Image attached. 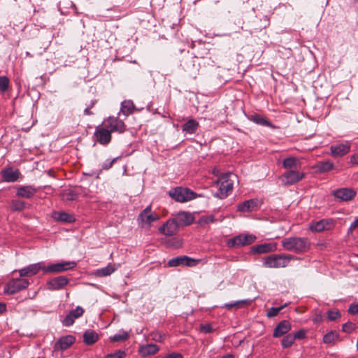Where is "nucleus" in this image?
<instances>
[{"label": "nucleus", "instance_id": "nucleus-28", "mask_svg": "<svg viewBox=\"0 0 358 358\" xmlns=\"http://www.w3.org/2000/svg\"><path fill=\"white\" fill-rule=\"evenodd\" d=\"M252 302V299H243V300H238L232 303H225L222 306H221L223 308H226L227 310H231L232 308H234L235 310H238L240 308H242L245 306H250Z\"/></svg>", "mask_w": 358, "mask_h": 358}, {"label": "nucleus", "instance_id": "nucleus-56", "mask_svg": "<svg viewBox=\"0 0 358 358\" xmlns=\"http://www.w3.org/2000/svg\"><path fill=\"white\" fill-rule=\"evenodd\" d=\"M6 310V305L3 303H0V313H3Z\"/></svg>", "mask_w": 358, "mask_h": 358}, {"label": "nucleus", "instance_id": "nucleus-41", "mask_svg": "<svg viewBox=\"0 0 358 358\" xmlns=\"http://www.w3.org/2000/svg\"><path fill=\"white\" fill-rule=\"evenodd\" d=\"M166 245L170 248H178L182 245V241L178 238H171L166 241Z\"/></svg>", "mask_w": 358, "mask_h": 358}, {"label": "nucleus", "instance_id": "nucleus-34", "mask_svg": "<svg viewBox=\"0 0 358 358\" xmlns=\"http://www.w3.org/2000/svg\"><path fill=\"white\" fill-rule=\"evenodd\" d=\"M79 194H80L79 192H78L73 189H69L64 190L62 193L61 196H62V199L63 201H72L76 200L78 198Z\"/></svg>", "mask_w": 358, "mask_h": 358}, {"label": "nucleus", "instance_id": "nucleus-50", "mask_svg": "<svg viewBox=\"0 0 358 358\" xmlns=\"http://www.w3.org/2000/svg\"><path fill=\"white\" fill-rule=\"evenodd\" d=\"M200 329L205 334L211 333L213 331L212 326L209 324H204L200 326Z\"/></svg>", "mask_w": 358, "mask_h": 358}, {"label": "nucleus", "instance_id": "nucleus-57", "mask_svg": "<svg viewBox=\"0 0 358 358\" xmlns=\"http://www.w3.org/2000/svg\"><path fill=\"white\" fill-rule=\"evenodd\" d=\"M214 220H215V219H214L213 216H210V217H208L206 218V222H208V223H210V222H213Z\"/></svg>", "mask_w": 358, "mask_h": 358}, {"label": "nucleus", "instance_id": "nucleus-6", "mask_svg": "<svg viewBox=\"0 0 358 358\" xmlns=\"http://www.w3.org/2000/svg\"><path fill=\"white\" fill-rule=\"evenodd\" d=\"M159 216L152 213L151 206H147L138 216V222L141 227H150L152 222L157 221Z\"/></svg>", "mask_w": 358, "mask_h": 358}, {"label": "nucleus", "instance_id": "nucleus-29", "mask_svg": "<svg viewBox=\"0 0 358 358\" xmlns=\"http://www.w3.org/2000/svg\"><path fill=\"white\" fill-rule=\"evenodd\" d=\"M83 338L85 344L92 345L99 340V335L94 330L88 329L84 332Z\"/></svg>", "mask_w": 358, "mask_h": 358}, {"label": "nucleus", "instance_id": "nucleus-51", "mask_svg": "<svg viewBox=\"0 0 358 358\" xmlns=\"http://www.w3.org/2000/svg\"><path fill=\"white\" fill-rule=\"evenodd\" d=\"M348 313L351 315H356L358 313V303H352L348 309Z\"/></svg>", "mask_w": 358, "mask_h": 358}, {"label": "nucleus", "instance_id": "nucleus-17", "mask_svg": "<svg viewBox=\"0 0 358 358\" xmlns=\"http://www.w3.org/2000/svg\"><path fill=\"white\" fill-rule=\"evenodd\" d=\"M84 313L82 307L78 306L76 308L71 310L62 321V324L66 327H69L74 323L76 319L81 317Z\"/></svg>", "mask_w": 358, "mask_h": 358}, {"label": "nucleus", "instance_id": "nucleus-58", "mask_svg": "<svg viewBox=\"0 0 358 358\" xmlns=\"http://www.w3.org/2000/svg\"><path fill=\"white\" fill-rule=\"evenodd\" d=\"M84 114L87 115H90L92 114V112L90 111V108H87L84 110Z\"/></svg>", "mask_w": 358, "mask_h": 358}, {"label": "nucleus", "instance_id": "nucleus-20", "mask_svg": "<svg viewBox=\"0 0 358 358\" xmlns=\"http://www.w3.org/2000/svg\"><path fill=\"white\" fill-rule=\"evenodd\" d=\"M76 339L74 336L68 335L61 337L54 345L55 350H65L74 343Z\"/></svg>", "mask_w": 358, "mask_h": 358}, {"label": "nucleus", "instance_id": "nucleus-52", "mask_svg": "<svg viewBox=\"0 0 358 358\" xmlns=\"http://www.w3.org/2000/svg\"><path fill=\"white\" fill-rule=\"evenodd\" d=\"M293 336H294V339H303L306 337V331L303 329H301L298 331H296L294 334H293Z\"/></svg>", "mask_w": 358, "mask_h": 358}, {"label": "nucleus", "instance_id": "nucleus-23", "mask_svg": "<svg viewBox=\"0 0 358 358\" xmlns=\"http://www.w3.org/2000/svg\"><path fill=\"white\" fill-rule=\"evenodd\" d=\"M67 283L68 280L64 276H58L48 281L47 288L54 290L62 289L67 285Z\"/></svg>", "mask_w": 358, "mask_h": 358}, {"label": "nucleus", "instance_id": "nucleus-35", "mask_svg": "<svg viewBox=\"0 0 358 358\" xmlns=\"http://www.w3.org/2000/svg\"><path fill=\"white\" fill-rule=\"evenodd\" d=\"M134 110V105L132 101L125 100L121 103L120 111L126 116L131 114Z\"/></svg>", "mask_w": 358, "mask_h": 358}, {"label": "nucleus", "instance_id": "nucleus-48", "mask_svg": "<svg viewBox=\"0 0 358 358\" xmlns=\"http://www.w3.org/2000/svg\"><path fill=\"white\" fill-rule=\"evenodd\" d=\"M117 158H113L112 159H107L101 165L102 169L108 170L112 167L113 164L116 162Z\"/></svg>", "mask_w": 358, "mask_h": 358}, {"label": "nucleus", "instance_id": "nucleus-32", "mask_svg": "<svg viewBox=\"0 0 358 358\" xmlns=\"http://www.w3.org/2000/svg\"><path fill=\"white\" fill-rule=\"evenodd\" d=\"M53 217L57 221L67 223H71L75 221L74 217L66 212H55L54 213Z\"/></svg>", "mask_w": 358, "mask_h": 358}, {"label": "nucleus", "instance_id": "nucleus-19", "mask_svg": "<svg viewBox=\"0 0 358 358\" xmlns=\"http://www.w3.org/2000/svg\"><path fill=\"white\" fill-rule=\"evenodd\" d=\"M179 225L175 219L168 220L163 226L159 228V231L166 236H173L178 231Z\"/></svg>", "mask_w": 358, "mask_h": 358}, {"label": "nucleus", "instance_id": "nucleus-62", "mask_svg": "<svg viewBox=\"0 0 358 358\" xmlns=\"http://www.w3.org/2000/svg\"><path fill=\"white\" fill-rule=\"evenodd\" d=\"M38 358H44V357H38Z\"/></svg>", "mask_w": 358, "mask_h": 358}, {"label": "nucleus", "instance_id": "nucleus-38", "mask_svg": "<svg viewBox=\"0 0 358 358\" xmlns=\"http://www.w3.org/2000/svg\"><path fill=\"white\" fill-rule=\"evenodd\" d=\"M250 120L257 124L271 127V122L266 118L258 114L251 115Z\"/></svg>", "mask_w": 358, "mask_h": 358}, {"label": "nucleus", "instance_id": "nucleus-60", "mask_svg": "<svg viewBox=\"0 0 358 358\" xmlns=\"http://www.w3.org/2000/svg\"><path fill=\"white\" fill-rule=\"evenodd\" d=\"M26 55L28 57H32L31 55L29 52H26Z\"/></svg>", "mask_w": 358, "mask_h": 358}, {"label": "nucleus", "instance_id": "nucleus-21", "mask_svg": "<svg viewBox=\"0 0 358 358\" xmlns=\"http://www.w3.org/2000/svg\"><path fill=\"white\" fill-rule=\"evenodd\" d=\"M276 243H265L260 245H254L251 248L252 253L264 254L276 250Z\"/></svg>", "mask_w": 358, "mask_h": 358}, {"label": "nucleus", "instance_id": "nucleus-61", "mask_svg": "<svg viewBox=\"0 0 358 358\" xmlns=\"http://www.w3.org/2000/svg\"><path fill=\"white\" fill-rule=\"evenodd\" d=\"M6 293H7V294H13V292H7Z\"/></svg>", "mask_w": 358, "mask_h": 358}, {"label": "nucleus", "instance_id": "nucleus-31", "mask_svg": "<svg viewBox=\"0 0 358 358\" xmlns=\"http://www.w3.org/2000/svg\"><path fill=\"white\" fill-rule=\"evenodd\" d=\"M300 165V162L295 157L285 158L282 162V166L287 170H294Z\"/></svg>", "mask_w": 358, "mask_h": 358}, {"label": "nucleus", "instance_id": "nucleus-46", "mask_svg": "<svg viewBox=\"0 0 358 358\" xmlns=\"http://www.w3.org/2000/svg\"><path fill=\"white\" fill-rule=\"evenodd\" d=\"M126 356L124 351L119 350L114 353L108 355L105 358H124Z\"/></svg>", "mask_w": 358, "mask_h": 358}, {"label": "nucleus", "instance_id": "nucleus-1", "mask_svg": "<svg viewBox=\"0 0 358 358\" xmlns=\"http://www.w3.org/2000/svg\"><path fill=\"white\" fill-rule=\"evenodd\" d=\"M281 244L285 250L296 254L307 252L310 246V243L307 238L297 236L285 238L282 240Z\"/></svg>", "mask_w": 358, "mask_h": 358}, {"label": "nucleus", "instance_id": "nucleus-55", "mask_svg": "<svg viewBox=\"0 0 358 358\" xmlns=\"http://www.w3.org/2000/svg\"><path fill=\"white\" fill-rule=\"evenodd\" d=\"M351 162L358 164V157L355 155L351 157Z\"/></svg>", "mask_w": 358, "mask_h": 358}, {"label": "nucleus", "instance_id": "nucleus-15", "mask_svg": "<svg viewBox=\"0 0 358 358\" xmlns=\"http://www.w3.org/2000/svg\"><path fill=\"white\" fill-rule=\"evenodd\" d=\"M195 259L187 256H179L175 258H172L168 262V265L170 267H176L180 265L192 266L195 265Z\"/></svg>", "mask_w": 358, "mask_h": 358}, {"label": "nucleus", "instance_id": "nucleus-33", "mask_svg": "<svg viewBox=\"0 0 358 358\" xmlns=\"http://www.w3.org/2000/svg\"><path fill=\"white\" fill-rule=\"evenodd\" d=\"M199 127V123L195 120L191 119L182 126V131L187 134H194Z\"/></svg>", "mask_w": 358, "mask_h": 358}, {"label": "nucleus", "instance_id": "nucleus-13", "mask_svg": "<svg viewBox=\"0 0 358 358\" xmlns=\"http://www.w3.org/2000/svg\"><path fill=\"white\" fill-rule=\"evenodd\" d=\"M356 191L352 188H340L333 192L334 196L340 201H352L356 196Z\"/></svg>", "mask_w": 358, "mask_h": 358}, {"label": "nucleus", "instance_id": "nucleus-26", "mask_svg": "<svg viewBox=\"0 0 358 358\" xmlns=\"http://www.w3.org/2000/svg\"><path fill=\"white\" fill-rule=\"evenodd\" d=\"M291 329V324L287 320L281 321L274 329L273 337L278 338L287 334Z\"/></svg>", "mask_w": 358, "mask_h": 358}, {"label": "nucleus", "instance_id": "nucleus-9", "mask_svg": "<svg viewBox=\"0 0 358 358\" xmlns=\"http://www.w3.org/2000/svg\"><path fill=\"white\" fill-rule=\"evenodd\" d=\"M335 224L336 222L334 219H322L319 221L311 222L309 224V229L313 232H322L331 230Z\"/></svg>", "mask_w": 358, "mask_h": 358}, {"label": "nucleus", "instance_id": "nucleus-30", "mask_svg": "<svg viewBox=\"0 0 358 358\" xmlns=\"http://www.w3.org/2000/svg\"><path fill=\"white\" fill-rule=\"evenodd\" d=\"M159 347L155 344H148L141 347L139 352L143 357L155 355L159 351Z\"/></svg>", "mask_w": 358, "mask_h": 358}, {"label": "nucleus", "instance_id": "nucleus-47", "mask_svg": "<svg viewBox=\"0 0 358 358\" xmlns=\"http://www.w3.org/2000/svg\"><path fill=\"white\" fill-rule=\"evenodd\" d=\"M327 317L329 320L334 321L341 317V313L338 310H329Z\"/></svg>", "mask_w": 358, "mask_h": 358}, {"label": "nucleus", "instance_id": "nucleus-11", "mask_svg": "<svg viewBox=\"0 0 358 358\" xmlns=\"http://www.w3.org/2000/svg\"><path fill=\"white\" fill-rule=\"evenodd\" d=\"M30 284L29 280L20 277L9 280L4 288V291H20L28 288Z\"/></svg>", "mask_w": 358, "mask_h": 358}, {"label": "nucleus", "instance_id": "nucleus-49", "mask_svg": "<svg viewBox=\"0 0 358 358\" xmlns=\"http://www.w3.org/2000/svg\"><path fill=\"white\" fill-rule=\"evenodd\" d=\"M358 227V217H357L350 225L347 234L348 236H350L352 231Z\"/></svg>", "mask_w": 358, "mask_h": 358}, {"label": "nucleus", "instance_id": "nucleus-36", "mask_svg": "<svg viewBox=\"0 0 358 358\" xmlns=\"http://www.w3.org/2000/svg\"><path fill=\"white\" fill-rule=\"evenodd\" d=\"M339 339V334L336 331H331L323 336V342L327 344H334Z\"/></svg>", "mask_w": 358, "mask_h": 358}, {"label": "nucleus", "instance_id": "nucleus-2", "mask_svg": "<svg viewBox=\"0 0 358 358\" xmlns=\"http://www.w3.org/2000/svg\"><path fill=\"white\" fill-rule=\"evenodd\" d=\"M292 256L290 255H272L263 259V266L270 268H278L287 266Z\"/></svg>", "mask_w": 358, "mask_h": 358}, {"label": "nucleus", "instance_id": "nucleus-4", "mask_svg": "<svg viewBox=\"0 0 358 358\" xmlns=\"http://www.w3.org/2000/svg\"><path fill=\"white\" fill-rule=\"evenodd\" d=\"M169 196L178 202H187L196 198L197 194L191 189L178 187L169 192Z\"/></svg>", "mask_w": 358, "mask_h": 358}, {"label": "nucleus", "instance_id": "nucleus-37", "mask_svg": "<svg viewBox=\"0 0 358 358\" xmlns=\"http://www.w3.org/2000/svg\"><path fill=\"white\" fill-rule=\"evenodd\" d=\"M317 168L320 173L328 172L334 169V163L330 160L319 162Z\"/></svg>", "mask_w": 358, "mask_h": 358}, {"label": "nucleus", "instance_id": "nucleus-43", "mask_svg": "<svg viewBox=\"0 0 358 358\" xmlns=\"http://www.w3.org/2000/svg\"><path fill=\"white\" fill-rule=\"evenodd\" d=\"M286 306V304H285L284 306H280V307H273V308H271L268 312H267V317H275L279 313L280 311Z\"/></svg>", "mask_w": 358, "mask_h": 358}, {"label": "nucleus", "instance_id": "nucleus-44", "mask_svg": "<svg viewBox=\"0 0 358 358\" xmlns=\"http://www.w3.org/2000/svg\"><path fill=\"white\" fill-rule=\"evenodd\" d=\"M355 324L348 322L345 323L342 327V331L347 334H350L355 329Z\"/></svg>", "mask_w": 358, "mask_h": 358}, {"label": "nucleus", "instance_id": "nucleus-5", "mask_svg": "<svg viewBox=\"0 0 358 358\" xmlns=\"http://www.w3.org/2000/svg\"><path fill=\"white\" fill-rule=\"evenodd\" d=\"M14 272H17L15 271ZM20 277H32L41 272L42 275H45V262H38L31 264L21 269L17 270Z\"/></svg>", "mask_w": 358, "mask_h": 358}, {"label": "nucleus", "instance_id": "nucleus-39", "mask_svg": "<svg viewBox=\"0 0 358 358\" xmlns=\"http://www.w3.org/2000/svg\"><path fill=\"white\" fill-rule=\"evenodd\" d=\"M294 341L295 339L294 336H293V334H287L282 338V345L284 348H289L294 343Z\"/></svg>", "mask_w": 358, "mask_h": 358}, {"label": "nucleus", "instance_id": "nucleus-7", "mask_svg": "<svg viewBox=\"0 0 358 358\" xmlns=\"http://www.w3.org/2000/svg\"><path fill=\"white\" fill-rule=\"evenodd\" d=\"M306 174L296 169L287 170L280 176V179L285 185H292L303 180Z\"/></svg>", "mask_w": 358, "mask_h": 358}, {"label": "nucleus", "instance_id": "nucleus-3", "mask_svg": "<svg viewBox=\"0 0 358 358\" xmlns=\"http://www.w3.org/2000/svg\"><path fill=\"white\" fill-rule=\"evenodd\" d=\"M77 266L75 261H61L56 263H45V275L62 273L74 268Z\"/></svg>", "mask_w": 358, "mask_h": 358}, {"label": "nucleus", "instance_id": "nucleus-53", "mask_svg": "<svg viewBox=\"0 0 358 358\" xmlns=\"http://www.w3.org/2000/svg\"><path fill=\"white\" fill-rule=\"evenodd\" d=\"M164 358H183V356L178 352H171L166 355Z\"/></svg>", "mask_w": 358, "mask_h": 358}, {"label": "nucleus", "instance_id": "nucleus-18", "mask_svg": "<svg viewBox=\"0 0 358 358\" xmlns=\"http://www.w3.org/2000/svg\"><path fill=\"white\" fill-rule=\"evenodd\" d=\"M20 175L21 174L19 170H14L11 167L3 169L1 171V176L3 180L7 182H14L17 181Z\"/></svg>", "mask_w": 358, "mask_h": 358}, {"label": "nucleus", "instance_id": "nucleus-16", "mask_svg": "<svg viewBox=\"0 0 358 358\" xmlns=\"http://www.w3.org/2000/svg\"><path fill=\"white\" fill-rule=\"evenodd\" d=\"M330 150L333 157H342L350 152V144L345 142V143L332 145L330 147Z\"/></svg>", "mask_w": 358, "mask_h": 358}, {"label": "nucleus", "instance_id": "nucleus-45", "mask_svg": "<svg viewBox=\"0 0 358 358\" xmlns=\"http://www.w3.org/2000/svg\"><path fill=\"white\" fill-rule=\"evenodd\" d=\"M129 338V335L127 332H122L121 334H115L112 338L111 340L113 342H120L124 341Z\"/></svg>", "mask_w": 358, "mask_h": 358}, {"label": "nucleus", "instance_id": "nucleus-12", "mask_svg": "<svg viewBox=\"0 0 358 358\" xmlns=\"http://www.w3.org/2000/svg\"><path fill=\"white\" fill-rule=\"evenodd\" d=\"M104 125L112 132L123 133L126 130L124 122L118 117H109L104 122Z\"/></svg>", "mask_w": 358, "mask_h": 358}, {"label": "nucleus", "instance_id": "nucleus-25", "mask_svg": "<svg viewBox=\"0 0 358 358\" xmlns=\"http://www.w3.org/2000/svg\"><path fill=\"white\" fill-rule=\"evenodd\" d=\"M174 219L179 227L189 225L194 221L193 215L190 213L185 211L179 212Z\"/></svg>", "mask_w": 358, "mask_h": 358}, {"label": "nucleus", "instance_id": "nucleus-24", "mask_svg": "<svg viewBox=\"0 0 358 358\" xmlns=\"http://www.w3.org/2000/svg\"><path fill=\"white\" fill-rule=\"evenodd\" d=\"M259 202L257 199L245 201L238 206L237 210L240 212H252L259 208Z\"/></svg>", "mask_w": 358, "mask_h": 358}, {"label": "nucleus", "instance_id": "nucleus-10", "mask_svg": "<svg viewBox=\"0 0 358 358\" xmlns=\"http://www.w3.org/2000/svg\"><path fill=\"white\" fill-rule=\"evenodd\" d=\"M217 183L219 188L214 196L221 199L226 198L232 191L233 183L227 179V176H224L222 180H218Z\"/></svg>", "mask_w": 358, "mask_h": 358}, {"label": "nucleus", "instance_id": "nucleus-42", "mask_svg": "<svg viewBox=\"0 0 358 358\" xmlns=\"http://www.w3.org/2000/svg\"><path fill=\"white\" fill-rule=\"evenodd\" d=\"M9 86V79L6 76L0 77V91L5 92Z\"/></svg>", "mask_w": 358, "mask_h": 358}, {"label": "nucleus", "instance_id": "nucleus-27", "mask_svg": "<svg viewBox=\"0 0 358 358\" xmlns=\"http://www.w3.org/2000/svg\"><path fill=\"white\" fill-rule=\"evenodd\" d=\"M120 266V264L109 263L106 266L95 271V275L99 277L108 276L115 272Z\"/></svg>", "mask_w": 358, "mask_h": 358}, {"label": "nucleus", "instance_id": "nucleus-40", "mask_svg": "<svg viewBox=\"0 0 358 358\" xmlns=\"http://www.w3.org/2000/svg\"><path fill=\"white\" fill-rule=\"evenodd\" d=\"M25 208V203L21 200H13L11 201V209L15 211H21Z\"/></svg>", "mask_w": 358, "mask_h": 358}, {"label": "nucleus", "instance_id": "nucleus-54", "mask_svg": "<svg viewBox=\"0 0 358 358\" xmlns=\"http://www.w3.org/2000/svg\"><path fill=\"white\" fill-rule=\"evenodd\" d=\"M153 339L158 342H162L163 341L162 336L159 334H156L153 337Z\"/></svg>", "mask_w": 358, "mask_h": 358}, {"label": "nucleus", "instance_id": "nucleus-14", "mask_svg": "<svg viewBox=\"0 0 358 358\" xmlns=\"http://www.w3.org/2000/svg\"><path fill=\"white\" fill-rule=\"evenodd\" d=\"M94 136L96 141L101 145H107L111 140V132L104 125H99L96 128Z\"/></svg>", "mask_w": 358, "mask_h": 358}, {"label": "nucleus", "instance_id": "nucleus-59", "mask_svg": "<svg viewBox=\"0 0 358 358\" xmlns=\"http://www.w3.org/2000/svg\"><path fill=\"white\" fill-rule=\"evenodd\" d=\"M222 358H234L232 355H227L226 356H224Z\"/></svg>", "mask_w": 358, "mask_h": 358}, {"label": "nucleus", "instance_id": "nucleus-22", "mask_svg": "<svg viewBox=\"0 0 358 358\" xmlns=\"http://www.w3.org/2000/svg\"><path fill=\"white\" fill-rule=\"evenodd\" d=\"M37 192V188L33 185H24L17 188L16 195L19 197L31 199Z\"/></svg>", "mask_w": 358, "mask_h": 358}, {"label": "nucleus", "instance_id": "nucleus-8", "mask_svg": "<svg viewBox=\"0 0 358 358\" xmlns=\"http://www.w3.org/2000/svg\"><path fill=\"white\" fill-rule=\"evenodd\" d=\"M256 240V236L252 234H239L227 241L229 248L243 247L250 245Z\"/></svg>", "mask_w": 358, "mask_h": 358}]
</instances>
